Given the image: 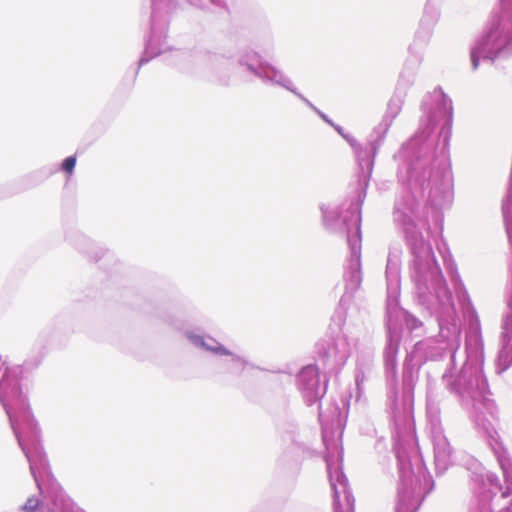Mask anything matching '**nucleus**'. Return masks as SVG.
Here are the masks:
<instances>
[{
  "label": "nucleus",
  "instance_id": "obj_1",
  "mask_svg": "<svg viewBox=\"0 0 512 512\" xmlns=\"http://www.w3.org/2000/svg\"><path fill=\"white\" fill-rule=\"evenodd\" d=\"M54 505L59 508L60 512H83L73 501L63 494H58L54 498Z\"/></svg>",
  "mask_w": 512,
  "mask_h": 512
},
{
  "label": "nucleus",
  "instance_id": "obj_2",
  "mask_svg": "<svg viewBox=\"0 0 512 512\" xmlns=\"http://www.w3.org/2000/svg\"><path fill=\"white\" fill-rule=\"evenodd\" d=\"M484 45H485L484 43L479 44L476 47H474L471 51V62H472L474 69H477V67L479 65V58H480V54L484 50Z\"/></svg>",
  "mask_w": 512,
  "mask_h": 512
},
{
  "label": "nucleus",
  "instance_id": "obj_4",
  "mask_svg": "<svg viewBox=\"0 0 512 512\" xmlns=\"http://www.w3.org/2000/svg\"><path fill=\"white\" fill-rule=\"evenodd\" d=\"M38 506L39 500L37 498L31 497L27 499L22 509L26 512H33L38 508Z\"/></svg>",
  "mask_w": 512,
  "mask_h": 512
},
{
  "label": "nucleus",
  "instance_id": "obj_3",
  "mask_svg": "<svg viewBox=\"0 0 512 512\" xmlns=\"http://www.w3.org/2000/svg\"><path fill=\"white\" fill-rule=\"evenodd\" d=\"M75 165H76V157L75 156L67 157L62 163V170L65 173L71 175L74 171Z\"/></svg>",
  "mask_w": 512,
  "mask_h": 512
}]
</instances>
